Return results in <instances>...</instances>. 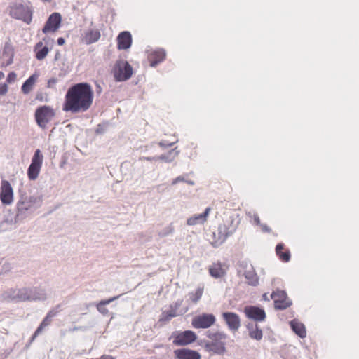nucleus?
<instances>
[{
  "label": "nucleus",
  "instance_id": "1",
  "mask_svg": "<svg viewBox=\"0 0 359 359\" xmlns=\"http://www.w3.org/2000/svg\"><path fill=\"white\" fill-rule=\"evenodd\" d=\"M94 91L90 84L86 82L76 83L67 90L62 110L72 114L83 113L92 106Z\"/></svg>",
  "mask_w": 359,
  "mask_h": 359
},
{
  "label": "nucleus",
  "instance_id": "2",
  "mask_svg": "<svg viewBox=\"0 0 359 359\" xmlns=\"http://www.w3.org/2000/svg\"><path fill=\"white\" fill-rule=\"evenodd\" d=\"M206 336L210 340L205 341V348L215 354H224L226 351L224 341L227 338V334L224 332H212L209 330L206 332Z\"/></svg>",
  "mask_w": 359,
  "mask_h": 359
},
{
  "label": "nucleus",
  "instance_id": "3",
  "mask_svg": "<svg viewBox=\"0 0 359 359\" xmlns=\"http://www.w3.org/2000/svg\"><path fill=\"white\" fill-rule=\"evenodd\" d=\"M55 116L54 109L48 105L39 107L34 114L36 122L41 128H46L48 123L52 121Z\"/></svg>",
  "mask_w": 359,
  "mask_h": 359
},
{
  "label": "nucleus",
  "instance_id": "4",
  "mask_svg": "<svg viewBox=\"0 0 359 359\" xmlns=\"http://www.w3.org/2000/svg\"><path fill=\"white\" fill-rule=\"evenodd\" d=\"M133 74L131 65L126 60L118 61L114 68V77L116 81L129 79Z\"/></svg>",
  "mask_w": 359,
  "mask_h": 359
},
{
  "label": "nucleus",
  "instance_id": "5",
  "mask_svg": "<svg viewBox=\"0 0 359 359\" xmlns=\"http://www.w3.org/2000/svg\"><path fill=\"white\" fill-rule=\"evenodd\" d=\"M43 156L39 149H36L32 158V163L27 170V176L30 180H35L37 179L40 172Z\"/></svg>",
  "mask_w": 359,
  "mask_h": 359
},
{
  "label": "nucleus",
  "instance_id": "6",
  "mask_svg": "<svg viewBox=\"0 0 359 359\" xmlns=\"http://www.w3.org/2000/svg\"><path fill=\"white\" fill-rule=\"evenodd\" d=\"M215 316L212 313H202L192 319L191 325L196 329H207L215 324Z\"/></svg>",
  "mask_w": 359,
  "mask_h": 359
},
{
  "label": "nucleus",
  "instance_id": "7",
  "mask_svg": "<svg viewBox=\"0 0 359 359\" xmlns=\"http://www.w3.org/2000/svg\"><path fill=\"white\" fill-rule=\"evenodd\" d=\"M14 200V191L8 180H1L0 185V201L4 205H10Z\"/></svg>",
  "mask_w": 359,
  "mask_h": 359
},
{
  "label": "nucleus",
  "instance_id": "8",
  "mask_svg": "<svg viewBox=\"0 0 359 359\" xmlns=\"http://www.w3.org/2000/svg\"><path fill=\"white\" fill-rule=\"evenodd\" d=\"M10 14L12 17L29 23L32 20V12L22 4H15L11 8Z\"/></svg>",
  "mask_w": 359,
  "mask_h": 359
},
{
  "label": "nucleus",
  "instance_id": "9",
  "mask_svg": "<svg viewBox=\"0 0 359 359\" xmlns=\"http://www.w3.org/2000/svg\"><path fill=\"white\" fill-rule=\"evenodd\" d=\"M271 299H273L275 308L279 310H283L292 304V302L288 299L287 294L283 290H277L271 294Z\"/></svg>",
  "mask_w": 359,
  "mask_h": 359
},
{
  "label": "nucleus",
  "instance_id": "10",
  "mask_svg": "<svg viewBox=\"0 0 359 359\" xmlns=\"http://www.w3.org/2000/svg\"><path fill=\"white\" fill-rule=\"evenodd\" d=\"M173 344L176 346H186L196 339V334L191 330H186L180 333L172 334Z\"/></svg>",
  "mask_w": 359,
  "mask_h": 359
},
{
  "label": "nucleus",
  "instance_id": "11",
  "mask_svg": "<svg viewBox=\"0 0 359 359\" xmlns=\"http://www.w3.org/2000/svg\"><path fill=\"white\" fill-rule=\"evenodd\" d=\"M60 305L58 304L53 309H50L47 313L46 316L43 318L40 325L36 330L34 334L32 337V341L34 340L35 337L38 336L43 330V328L50 325L53 318L55 317L60 311Z\"/></svg>",
  "mask_w": 359,
  "mask_h": 359
},
{
  "label": "nucleus",
  "instance_id": "12",
  "mask_svg": "<svg viewBox=\"0 0 359 359\" xmlns=\"http://www.w3.org/2000/svg\"><path fill=\"white\" fill-rule=\"evenodd\" d=\"M222 318L231 332H236L241 327V319L238 314L233 312H224Z\"/></svg>",
  "mask_w": 359,
  "mask_h": 359
},
{
  "label": "nucleus",
  "instance_id": "13",
  "mask_svg": "<svg viewBox=\"0 0 359 359\" xmlns=\"http://www.w3.org/2000/svg\"><path fill=\"white\" fill-rule=\"evenodd\" d=\"M61 22V15L59 13H52L46 21L42 31L46 34L48 32H54L60 27Z\"/></svg>",
  "mask_w": 359,
  "mask_h": 359
},
{
  "label": "nucleus",
  "instance_id": "14",
  "mask_svg": "<svg viewBox=\"0 0 359 359\" xmlns=\"http://www.w3.org/2000/svg\"><path fill=\"white\" fill-rule=\"evenodd\" d=\"M244 312L248 318L253 319L256 321H262L266 318L264 311L257 306H246L244 309Z\"/></svg>",
  "mask_w": 359,
  "mask_h": 359
},
{
  "label": "nucleus",
  "instance_id": "15",
  "mask_svg": "<svg viewBox=\"0 0 359 359\" xmlns=\"http://www.w3.org/2000/svg\"><path fill=\"white\" fill-rule=\"evenodd\" d=\"M174 354L177 359H201V355L196 351L180 348L174 351Z\"/></svg>",
  "mask_w": 359,
  "mask_h": 359
},
{
  "label": "nucleus",
  "instance_id": "16",
  "mask_svg": "<svg viewBox=\"0 0 359 359\" xmlns=\"http://www.w3.org/2000/svg\"><path fill=\"white\" fill-rule=\"evenodd\" d=\"M132 43V36L129 32H121L117 36V48L119 50L129 48Z\"/></svg>",
  "mask_w": 359,
  "mask_h": 359
},
{
  "label": "nucleus",
  "instance_id": "17",
  "mask_svg": "<svg viewBox=\"0 0 359 359\" xmlns=\"http://www.w3.org/2000/svg\"><path fill=\"white\" fill-rule=\"evenodd\" d=\"M101 37V34L99 29H89L85 32L81 36L82 43L90 45L97 42Z\"/></svg>",
  "mask_w": 359,
  "mask_h": 359
},
{
  "label": "nucleus",
  "instance_id": "18",
  "mask_svg": "<svg viewBox=\"0 0 359 359\" xmlns=\"http://www.w3.org/2000/svg\"><path fill=\"white\" fill-rule=\"evenodd\" d=\"M210 210V208H207L203 213L195 215L189 217L187 221V224L189 226H194L198 224L205 223L207 221V218L209 215Z\"/></svg>",
  "mask_w": 359,
  "mask_h": 359
},
{
  "label": "nucleus",
  "instance_id": "19",
  "mask_svg": "<svg viewBox=\"0 0 359 359\" xmlns=\"http://www.w3.org/2000/svg\"><path fill=\"white\" fill-rule=\"evenodd\" d=\"M29 301H44L47 299L48 294L44 289L29 288Z\"/></svg>",
  "mask_w": 359,
  "mask_h": 359
},
{
  "label": "nucleus",
  "instance_id": "20",
  "mask_svg": "<svg viewBox=\"0 0 359 359\" xmlns=\"http://www.w3.org/2000/svg\"><path fill=\"white\" fill-rule=\"evenodd\" d=\"M165 52L163 49L152 51L148 55V60L150 65L151 67H155L157 64L165 60Z\"/></svg>",
  "mask_w": 359,
  "mask_h": 359
},
{
  "label": "nucleus",
  "instance_id": "21",
  "mask_svg": "<svg viewBox=\"0 0 359 359\" xmlns=\"http://www.w3.org/2000/svg\"><path fill=\"white\" fill-rule=\"evenodd\" d=\"M246 327L249 332V336L257 341H259L262 339L263 333L262 330L259 327L257 323H254L252 322L248 323L246 325Z\"/></svg>",
  "mask_w": 359,
  "mask_h": 359
},
{
  "label": "nucleus",
  "instance_id": "22",
  "mask_svg": "<svg viewBox=\"0 0 359 359\" xmlns=\"http://www.w3.org/2000/svg\"><path fill=\"white\" fill-rule=\"evenodd\" d=\"M39 78V74L35 73L31 75L22 84L21 87L22 92L27 95L29 94L34 88L36 81Z\"/></svg>",
  "mask_w": 359,
  "mask_h": 359
},
{
  "label": "nucleus",
  "instance_id": "23",
  "mask_svg": "<svg viewBox=\"0 0 359 359\" xmlns=\"http://www.w3.org/2000/svg\"><path fill=\"white\" fill-rule=\"evenodd\" d=\"M209 272L210 276L215 278H222L226 274V271L220 262L212 264L209 268Z\"/></svg>",
  "mask_w": 359,
  "mask_h": 359
},
{
  "label": "nucleus",
  "instance_id": "24",
  "mask_svg": "<svg viewBox=\"0 0 359 359\" xmlns=\"http://www.w3.org/2000/svg\"><path fill=\"white\" fill-rule=\"evenodd\" d=\"M290 327L294 332L299 337L304 338L306 335V329L304 324L299 323L297 320H292L290 323Z\"/></svg>",
  "mask_w": 359,
  "mask_h": 359
},
{
  "label": "nucleus",
  "instance_id": "25",
  "mask_svg": "<svg viewBox=\"0 0 359 359\" xmlns=\"http://www.w3.org/2000/svg\"><path fill=\"white\" fill-rule=\"evenodd\" d=\"M34 52L36 58L38 60H42L47 56L49 49L47 46H43V42L39 41L34 46Z\"/></svg>",
  "mask_w": 359,
  "mask_h": 359
},
{
  "label": "nucleus",
  "instance_id": "26",
  "mask_svg": "<svg viewBox=\"0 0 359 359\" xmlns=\"http://www.w3.org/2000/svg\"><path fill=\"white\" fill-rule=\"evenodd\" d=\"M188 311V308L183 309L180 311H175L172 308H170L168 311L162 313L160 320L169 321L171 318L184 314Z\"/></svg>",
  "mask_w": 359,
  "mask_h": 359
},
{
  "label": "nucleus",
  "instance_id": "27",
  "mask_svg": "<svg viewBox=\"0 0 359 359\" xmlns=\"http://www.w3.org/2000/svg\"><path fill=\"white\" fill-rule=\"evenodd\" d=\"M243 276L245 278L248 285L254 287L259 285V278L254 268L248 271L247 273L243 275Z\"/></svg>",
  "mask_w": 359,
  "mask_h": 359
},
{
  "label": "nucleus",
  "instance_id": "28",
  "mask_svg": "<svg viewBox=\"0 0 359 359\" xmlns=\"http://www.w3.org/2000/svg\"><path fill=\"white\" fill-rule=\"evenodd\" d=\"M252 268H254L253 266L248 261L242 260L238 263L237 273L239 276H243Z\"/></svg>",
  "mask_w": 359,
  "mask_h": 359
},
{
  "label": "nucleus",
  "instance_id": "29",
  "mask_svg": "<svg viewBox=\"0 0 359 359\" xmlns=\"http://www.w3.org/2000/svg\"><path fill=\"white\" fill-rule=\"evenodd\" d=\"M15 302L29 301V288L23 287L20 289H15Z\"/></svg>",
  "mask_w": 359,
  "mask_h": 359
},
{
  "label": "nucleus",
  "instance_id": "30",
  "mask_svg": "<svg viewBox=\"0 0 359 359\" xmlns=\"http://www.w3.org/2000/svg\"><path fill=\"white\" fill-rule=\"evenodd\" d=\"M119 297V296L114 297L113 298L107 299V300H102L100 302H99L97 304V309L100 313H101L103 315H106L108 313L109 310L105 307L107 304H110L114 300L117 299Z\"/></svg>",
  "mask_w": 359,
  "mask_h": 359
},
{
  "label": "nucleus",
  "instance_id": "31",
  "mask_svg": "<svg viewBox=\"0 0 359 359\" xmlns=\"http://www.w3.org/2000/svg\"><path fill=\"white\" fill-rule=\"evenodd\" d=\"M276 252L283 262H288L290 259V252L288 248H276Z\"/></svg>",
  "mask_w": 359,
  "mask_h": 359
},
{
  "label": "nucleus",
  "instance_id": "32",
  "mask_svg": "<svg viewBox=\"0 0 359 359\" xmlns=\"http://www.w3.org/2000/svg\"><path fill=\"white\" fill-rule=\"evenodd\" d=\"M203 293V287H198L196 289L195 292H189V296L191 301L193 303L196 304L201 298Z\"/></svg>",
  "mask_w": 359,
  "mask_h": 359
},
{
  "label": "nucleus",
  "instance_id": "33",
  "mask_svg": "<svg viewBox=\"0 0 359 359\" xmlns=\"http://www.w3.org/2000/svg\"><path fill=\"white\" fill-rule=\"evenodd\" d=\"M1 297L4 300L8 302H15V289H9L2 293Z\"/></svg>",
  "mask_w": 359,
  "mask_h": 359
},
{
  "label": "nucleus",
  "instance_id": "34",
  "mask_svg": "<svg viewBox=\"0 0 359 359\" xmlns=\"http://www.w3.org/2000/svg\"><path fill=\"white\" fill-rule=\"evenodd\" d=\"M12 269V266L10 263L5 262L1 266L0 273H4L10 271Z\"/></svg>",
  "mask_w": 359,
  "mask_h": 359
},
{
  "label": "nucleus",
  "instance_id": "35",
  "mask_svg": "<svg viewBox=\"0 0 359 359\" xmlns=\"http://www.w3.org/2000/svg\"><path fill=\"white\" fill-rule=\"evenodd\" d=\"M182 302H183L182 299H179L177 302H175L174 304H171L170 306V308H172L175 311H180L181 309H180V308L182 306Z\"/></svg>",
  "mask_w": 359,
  "mask_h": 359
},
{
  "label": "nucleus",
  "instance_id": "36",
  "mask_svg": "<svg viewBox=\"0 0 359 359\" xmlns=\"http://www.w3.org/2000/svg\"><path fill=\"white\" fill-rule=\"evenodd\" d=\"M57 83V79L56 78H50L48 80L47 87L48 88H53Z\"/></svg>",
  "mask_w": 359,
  "mask_h": 359
},
{
  "label": "nucleus",
  "instance_id": "37",
  "mask_svg": "<svg viewBox=\"0 0 359 359\" xmlns=\"http://www.w3.org/2000/svg\"><path fill=\"white\" fill-rule=\"evenodd\" d=\"M15 79H16V74L13 72H11L8 74L7 78H6V81H7V83H10L15 81Z\"/></svg>",
  "mask_w": 359,
  "mask_h": 359
},
{
  "label": "nucleus",
  "instance_id": "38",
  "mask_svg": "<svg viewBox=\"0 0 359 359\" xmlns=\"http://www.w3.org/2000/svg\"><path fill=\"white\" fill-rule=\"evenodd\" d=\"M8 86L6 83H2L0 85V95H4L8 92Z\"/></svg>",
  "mask_w": 359,
  "mask_h": 359
},
{
  "label": "nucleus",
  "instance_id": "39",
  "mask_svg": "<svg viewBox=\"0 0 359 359\" xmlns=\"http://www.w3.org/2000/svg\"><path fill=\"white\" fill-rule=\"evenodd\" d=\"M185 180H186V177L184 176H179L172 180V184L175 185L180 182H185Z\"/></svg>",
  "mask_w": 359,
  "mask_h": 359
},
{
  "label": "nucleus",
  "instance_id": "40",
  "mask_svg": "<svg viewBox=\"0 0 359 359\" xmlns=\"http://www.w3.org/2000/svg\"><path fill=\"white\" fill-rule=\"evenodd\" d=\"M253 220H254L255 224H256L257 225H259V226L262 225V224L260 222V219L257 215H253Z\"/></svg>",
  "mask_w": 359,
  "mask_h": 359
},
{
  "label": "nucleus",
  "instance_id": "41",
  "mask_svg": "<svg viewBox=\"0 0 359 359\" xmlns=\"http://www.w3.org/2000/svg\"><path fill=\"white\" fill-rule=\"evenodd\" d=\"M260 226H261V228H262L263 231H265V232H270L271 231V229L268 226H266V224H262Z\"/></svg>",
  "mask_w": 359,
  "mask_h": 359
},
{
  "label": "nucleus",
  "instance_id": "42",
  "mask_svg": "<svg viewBox=\"0 0 359 359\" xmlns=\"http://www.w3.org/2000/svg\"><path fill=\"white\" fill-rule=\"evenodd\" d=\"M36 100L39 101H43V95L42 93H37L36 95Z\"/></svg>",
  "mask_w": 359,
  "mask_h": 359
},
{
  "label": "nucleus",
  "instance_id": "43",
  "mask_svg": "<svg viewBox=\"0 0 359 359\" xmlns=\"http://www.w3.org/2000/svg\"><path fill=\"white\" fill-rule=\"evenodd\" d=\"M65 43L64 38L60 37L57 39V44L60 46H62Z\"/></svg>",
  "mask_w": 359,
  "mask_h": 359
},
{
  "label": "nucleus",
  "instance_id": "44",
  "mask_svg": "<svg viewBox=\"0 0 359 359\" xmlns=\"http://www.w3.org/2000/svg\"><path fill=\"white\" fill-rule=\"evenodd\" d=\"M100 359H114V358L111 355H103Z\"/></svg>",
  "mask_w": 359,
  "mask_h": 359
},
{
  "label": "nucleus",
  "instance_id": "45",
  "mask_svg": "<svg viewBox=\"0 0 359 359\" xmlns=\"http://www.w3.org/2000/svg\"><path fill=\"white\" fill-rule=\"evenodd\" d=\"M262 298L263 299H264L265 301H269V298L268 297V294L267 293H264L262 296Z\"/></svg>",
  "mask_w": 359,
  "mask_h": 359
},
{
  "label": "nucleus",
  "instance_id": "46",
  "mask_svg": "<svg viewBox=\"0 0 359 359\" xmlns=\"http://www.w3.org/2000/svg\"><path fill=\"white\" fill-rule=\"evenodd\" d=\"M185 182L187 183L188 184H190V185H194V181L189 180H187V179L185 180Z\"/></svg>",
  "mask_w": 359,
  "mask_h": 359
},
{
  "label": "nucleus",
  "instance_id": "47",
  "mask_svg": "<svg viewBox=\"0 0 359 359\" xmlns=\"http://www.w3.org/2000/svg\"><path fill=\"white\" fill-rule=\"evenodd\" d=\"M4 76H5L4 73L3 72L0 71V80L4 79Z\"/></svg>",
  "mask_w": 359,
  "mask_h": 359
},
{
  "label": "nucleus",
  "instance_id": "48",
  "mask_svg": "<svg viewBox=\"0 0 359 359\" xmlns=\"http://www.w3.org/2000/svg\"><path fill=\"white\" fill-rule=\"evenodd\" d=\"M276 247H278V248L283 247V244H281V243H279V244H278Z\"/></svg>",
  "mask_w": 359,
  "mask_h": 359
},
{
  "label": "nucleus",
  "instance_id": "49",
  "mask_svg": "<svg viewBox=\"0 0 359 359\" xmlns=\"http://www.w3.org/2000/svg\"><path fill=\"white\" fill-rule=\"evenodd\" d=\"M1 262H2V260H1V259H0V265L1 264Z\"/></svg>",
  "mask_w": 359,
  "mask_h": 359
}]
</instances>
